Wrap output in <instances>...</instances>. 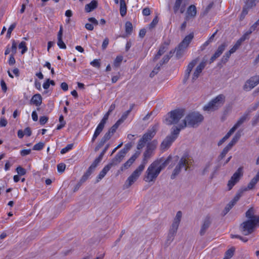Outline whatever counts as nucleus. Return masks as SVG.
Instances as JSON below:
<instances>
[{"label":"nucleus","instance_id":"f257e3e1","mask_svg":"<svg viewBox=\"0 0 259 259\" xmlns=\"http://www.w3.org/2000/svg\"><path fill=\"white\" fill-rule=\"evenodd\" d=\"M156 133V130L155 127H153L150 130H148L139 140L137 145V149L139 150L144 147L147 143L145 150L143 153L142 163L140 164V165H143L144 168L148 160L154 155V151L157 148L158 145L157 140H153L150 141L155 136Z\"/></svg>","mask_w":259,"mask_h":259},{"label":"nucleus","instance_id":"f03ea898","mask_svg":"<svg viewBox=\"0 0 259 259\" xmlns=\"http://www.w3.org/2000/svg\"><path fill=\"white\" fill-rule=\"evenodd\" d=\"M171 159V156H169L165 160L161 158L153 161L146 170L144 180L147 183H154L161 171L169 163Z\"/></svg>","mask_w":259,"mask_h":259},{"label":"nucleus","instance_id":"7ed1b4c3","mask_svg":"<svg viewBox=\"0 0 259 259\" xmlns=\"http://www.w3.org/2000/svg\"><path fill=\"white\" fill-rule=\"evenodd\" d=\"M204 117L202 115L198 112H192L188 114L182 122L177 126L179 128L183 129L187 126L195 127L203 120Z\"/></svg>","mask_w":259,"mask_h":259},{"label":"nucleus","instance_id":"20e7f679","mask_svg":"<svg viewBox=\"0 0 259 259\" xmlns=\"http://www.w3.org/2000/svg\"><path fill=\"white\" fill-rule=\"evenodd\" d=\"M193 160L192 157L188 154H185L181 158L177 165L174 168L170 178L173 180L180 173L181 169L185 168L186 171L188 170L192 165Z\"/></svg>","mask_w":259,"mask_h":259},{"label":"nucleus","instance_id":"39448f33","mask_svg":"<svg viewBox=\"0 0 259 259\" xmlns=\"http://www.w3.org/2000/svg\"><path fill=\"white\" fill-rule=\"evenodd\" d=\"M225 102V96L223 94H220L205 105L203 109L207 112L214 111L221 107Z\"/></svg>","mask_w":259,"mask_h":259},{"label":"nucleus","instance_id":"423d86ee","mask_svg":"<svg viewBox=\"0 0 259 259\" xmlns=\"http://www.w3.org/2000/svg\"><path fill=\"white\" fill-rule=\"evenodd\" d=\"M194 37L193 33H190L189 35H187L184 39L180 42L178 47L176 48L175 50H172L169 52V54L167 55H169L170 58L172 57L173 54L176 51V56L179 58L181 57L184 50L188 47L189 44L191 41L192 39Z\"/></svg>","mask_w":259,"mask_h":259},{"label":"nucleus","instance_id":"0eeeda50","mask_svg":"<svg viewBox=\"0 0 259 259\" xmlns=\"http://www.w3.org/2000/svg\"><path fill=\"white\" fill-rule=\"evenodd\" d=\"M184 115V109H178L172 110L168 113L167 117L165 119V123L167 125L177 124Z\"/></svg>","mask_w":259,"mask_h":259},{"label":"nucleus","instance_id":"6e6552de","mask_svg":"<svg viewBox=\"0 0 259 259\" xmlns=\"http://www.w3.org/2000/svg\"><path fill=\"white\" fill-rule=\"evenodd\" d=\"M172 129V131L170 135L167 136L160 145V149L162 151H165L169 148L180 133V128H179L178 127L174 126Z\"/></svg>","mask_w":259,"mask_h":259},{"label":"nucleus","instance_id":"1a4fd4ad","mask_svg":"<svg viewBox=\"0 0 259 259\" xmlns=\"http://www.w3.org/2000/svg\"><path fill=\"white\" fill-rule=\"evenodd\" d=\"M258 226L259 223L247 220L240 224L239 229L243 235L246 236L252 233Z\"/></svg>","mask_w":259,"mask_h":259},{"label":"nucleus","instance_id":"9d476101","mask_svg":"<svg viewBox=\"0 0 259 259\" xmlns=\"http://www.w3.org/2000/svg\"><path fill=\"white\" fill-rule=\"evenodd\" d=\"M144 169L143 165H140L126 180L123 185L124 189H127L133 185L140 177Z\"/></svg>","mask_w":259,"mask_h":259},{"label":"nucleus","instance_id":"9b49d317","mask_svg":"<svg viewBox=\"0 0 259 259\" xmlns=\"http://www.w3.org/2000/svg\"><path fill=\"white\" fill-rule=\"evenodd\" d=\"M243 176V168L239 167L231 177L230 180L228 181L227 186L228 190H231L233 186L237 184L240 180L241 177Z\"/></svg>","mask_w":259,"mask_h":259},{"label":"nucleus","instance_id":"f8f14e48","mask_svg":"<svg viewBox=\"0 0 259 259\" xmlns=\"http://www.w3.org/2000/svg\"><path fill=\"white\" fill-rule=\"evenodd\" d=\"M110 113H109L108 111L104 115L103 118L100 121V123L98 124V126L97 127L95 132L94 133V134L93 136V138L92 139V142H94L96 138L98 137V136L101 134V133L102 132L104 126L105 124L106 123L107 120L108 119L109 115H110Z\"/></svg>","mask_w":259,"mask_h":259},{"label":"nucleus","instance_id":"ddd939ff","mask_svg":"<svg viewBox=\"0 0 259 259\" xmlns=\"http://www.w3.org/2000/svg\"><path fill=\"white\" fill-rule=\"evenodd\" d=\"M182 217V213L181 211H178L177 212L176 215L174 219L173 223L170 228L168 234L176 235L178 227L181 222Z\"/></svg>","mask_w":259,"mask_h":259},{"label":"nucleus","instance_id":"4468645a","mask_svg":"<svg viewBox=\"0 0 259 259\" xmlns=\"http://www.w3.org/2000/svg\"><path fill=\"white\" fill-rule=\"evenodd\" d=\"M140 151H137L134 154H133L132 157L121 166L120 170L123 171L124 169H126L129 168L134 162L136 159L140 156Z\"/></svg>","mask_w":259,"mask_h":259},{"label":"nucleus","instance_id":"2eb2a0df","mask_svg":"<svg viewBox=\"0 0 259 259\" xmlns=\"http://www.w3.org/2000/svg\"><path fill=\"white\" fill-rule=\"evenodd\" d=\"M227 47V44L226 42H224L221 45H220L218 47L217 50L215 51L214 54L211 56V58L210 59L209 63L211 64L218 58H219L223 53V52L224 51Z\"/></svg>","mask_w":259,"mask_h":259},{"label":"nucleus","instance_id":"dca6fc26","mask_svg":"<svg viewBox=\"0 0 259 259\" xmlns=\"http://www.w3.org/2000/svg\"><path fill=\"white\" fill-rule=\"evenodd\" d=\"M211 223V219L210 216L207 215L202 223L201 227V229L199 232V234L201 236H203L205 233L206 230L209 227Z\"/></svg>","mask_w":259,"mask_h":259},{"label":"nucleus","instance_id":"f3484780","mask_svg":"<svg viewBox=\"0 0 259 259\" xmlns=\"http://www.w3.org/2000/svg\"><path fill=\"white\" fill-rule=\"evenodd\" d=\"M245 217L248 220H252V221L256 223H259V215H255V211L253 207L250 208L245 213Z\"/></svg>","mask_w":259,"mask_h":259},{"label":"nucleus","instance_id":"a211bd4d","mask_svg":"<svg viewBox=\"0 0 259 259\" xmlns=\"http://www.w3.org/2000/svg\"><path fill=\"white\" fill-rule=\"evenodd\" d=\"M125 155L121 151H119L115 155L114 158L112 159L111 162L109 163V164L110 165L111 167L114 165H117L122 160Z\"/></svg>","mask_w":259,"mask_h":259},{"label":"nucleus","instance_id":"6ab92c4d","mask_svg":"<svg viewBox=\"0 0 259 259\" xmlns=\"http://www.w3.org/2000/svg\"><path fill=\"white\" fill-rule=\"evenodd\" d=\"M257 84L254 81V80L253 79L252 77H251L249 79H248L245 81L243 87V89L244 91L246 92H248L251 90Z\"/></svg>","mask_w":259,"mask_h":259},{"label":"nucleus","instance_id":"aec40b11","mask_svg":"<svg viewBox=\"0 0 259 259\" xmlns=\"http://www.w3.org/2000/svg\"><path fill=\"white\" fill-rule=\"evenodd\" d=\"M118 126H118L115 123L109 130V131L104 135L102 138L107 142L112 137L113 134L115 133Z\"/></svg>","mask_w":259,"mask_h":259},{"label":"nucleus","instance_id":"412c9836","mask_svg":"<svg viewBox=\"0 0 259 259\" xmlns=\"http://www.w3.org/2000/svg\"><path fill=\"white\" fill-rule=\"evenodd\" d=\"M241 137V133L239 131L237 132L230 142L226 146L230 150L238 142Z\"/></svg>","mask_w":259,"mask_h":259},{"label":"nucleus","instance_id":"4be33fe9","mask_svg":"<svg viewBox=\"0 0 259 259\" xmlns=\"http://www.w3.org/2000/svg\"><path fill=\"white\" fill-rule=\"evenodd\" d=\"M250 113L251 110H247L244 113V114L238 119V120L235 123V124L239 127L247 119H249L248 116Z\"/></svg>","mask_w":259,"mask_h":259},{"label":"nucleus","instance_id":"5701e85b","mask_svg":"<svg viewBox=\"0 0 259 259\" xmlns=\"http://www.w3.org/2000/svg\"><path fill=\"white\" fill-rule=\"evenodd\" d=\"M187 13L188 16L186 17V20H188L189 16L191 17H195L197 14V10L195 6L192 5L189 6L188 8Z\"/></svg>","mask_w":259,"mask_h":259},{"label":"nucleus","instance_id":"b1692460","mask_svg":"<svg viewBox=\"0 0 259 259\" xmlns=\"http://www.w3.org/2000/svg\"><path fill=\"white\" fill-rule=\"evenodd\" d=\"M98 6V2L96 0H93L91 2L85 6V11L86 12H90L95 9Z\"/></svg>","mask_w":259,"mask_h":259},{"label":"nucleus","instance_id":"393cba45","mask_svg":"<svg viewBox=\"0 0 259 259\" xmlns=\"http://www.w3.org/2000/svg\"><path fill=\"white\" fill-rule=\"evenodd\" d=\"M30 102L35 106H38L42 103V97L39 94H35L32 97Z\"/></svg>","mask_w":259,"mask_h":259},{"label":"nucleus","instance_id":"a878e982","mask_svg":"<svg viewBox=\"0 0 259 259\" xmlns=\"http://www.w3.org/2000/svg\"><path fill=\"white\" fill-rule=\"evenodd\" d=\"M111 168V166L109 164L106 165L103 168V169L100 171L99 175H98L97 181L98 182L99 180H101L102 179H103Z\"/></svg>","mask_w":259,"mask_h":259},{"label":"nucleus","instance_id":"bb28decb","mask_svg":"<svg viewBox=\"0 0 259 259\" xmlns=\"http://www.w3.org/2000/svg\"><path fill=\"white\" fill-rule=\"evenodd\" d=\"M257 183V182L255 180L252 179L250 182L248 184L247 187L241 188L240 189H239V190L242 191V193H243L244 192L247 191L248 190L252 189L254 187Z\"/></svg>","mask_w":259,"mask_h":259},{"label":"nucleus","instance_id":"cd10ccee","mask_svg":"<svg viewBox=\"0 0 259 259\" xmlns=\"http://www.w3.org/2000/svg\"><path fill=\"white\" fill-rule=\"evenodd\" d=\"M126 10L125 0H120V13L122 17H124L126 15Z\"/></svg>","mask_w":259,"mask_h":259},{"label":"nucleus","instance_id":"c85d7f7f","mask_svg":"<svg viewBox=\"0 0 259 259\" xmlns=\"http://www.w3.org/2000/svg\"><path fill=\"white\" fill-rule=\"evenodd\" d=\"M243 195V193H242V191H240L239 190L238 191V192H237L236 195L235 196V197H234L233 199L232 200H231L229 203V204L232 206L233 207L236 203V202L239 200V199H240V198Z\"/></svg>","mask_w":259,"mask_h":259},{"label":"nucleus","instance_id":"c756f323","mask_svg":"<svg viewBox=\"0 0 259 259\" xmlns=\"http://www.w3.org/2000/svg\"><path fill=\"white\" fill-rule=\"evenodd\" d=\"M162 65V63L161 62H159L158 64H157L155 68L153 69V70L152 71V72L150 74V77L152 78L156 74L158 73V72L160 70V68L161 66Z\"/></svg>","mask_w":259,"mask_h":259},{"label":"nucleus","instance_id":"7c9ffc66","mask_svg":"<svg viewBox=\"0 0 259 259\" xmlns=\"http://www.w3.org/2000/svg\"><path fill=\"white\" fill-rule=\"evenodd\" d=\"M249 39V36L246 33L241 37L236 42L235 46H236L238 48L241 46L242 42L245 41L246 39Z\"/></svg>","mask_w":259,"mask_h":259},{"label":"nucleus","instance_id":"2f4dec72","mask_svg":"<svg viewBox=\"0 0 259 259\" xmlns=\"http://www.w3.org/2000/svg\"><path fill=\"white\" fill-rule=\"evenodd\" d=\"M125 32L127 34L130 35L133 31V25L130 21H127L125 24Z\"/></svg>","mask_w":259,"mask_h":259},{"label":"nucleus","instance_id":"473e14b6","mask_svg":"<svg viewBox=\"0 0 259 259\" xmlns=\"http://www.w3.org/2000/svg\"><path fill=\"white\" fill-rule=\"evenodd\" d=\"M129 111H126L122 115L121 118L119 119L115 124H116L118 126H119V125L122 123L125 119H126L127 117L128 116V114H130Z\"/></svg>","mask_w":259,"mask_h":259},{"label":"nucleus","instance_id":"72a5a7b5","mask_svg":"<svg viewBox=\"0 0 259 259\" xmlns=\"http://www.w3.org/2000/svg\"><path fill=\"white\" fill-rule=\"evenodd\" d=\"M206 63V60L203 59L202 61L198 65L195 69L197 72L201 73L203 69L205 68Z\"/></svg>","mask_w":259,"mask_h":259},{"label":"nucleus","instance_id":"f704fd0d","mask_svg":"<svg viewBox=\"0 0 259 259\" xmlns=\"http://www.w3.org/2000/svg\"><path fill=\"white\" fill-rule=\"evenodd\" d=\"M122 60L123 57L122 56H117L114 61V66L116 68L119 67L122 62Z\"/></svg>","mask_w":259,"mask_h":259},{"label":"nucleus","instance_id":"c9c22d12","mask_svg":"<svg viewBox=\"0 0 259 259\" xmlns=\"http://www.w3.org/2000/svg\"><path fill=\"white\" fill-rule=\"evenodd\" d=\"M259 25V22L257 20L249 28L246 33L249 36L253 31H254L257 26Z\"/></svg>","mask_w":259,"mask_h":259},{"label":"nucleus","instance_id":"e433bc0d","mask_svg":"<svg viewBox=\"0 0 259 259\" xmlns=\"http://www.w3.org/2000/svg\"><path fill=\"white\" fill-rule=\"evenodd\" d=\"M229 150L230 149L226 146L223 150L220 155L218 156V160H221L223 159Z\"/></svg>","mask_w":259,"mask_h":259},{"label":"nucleus","instance_id":"4c0bfd02","mask_svg":"<svg viewBox=\"0 0 259 259\" xmlns=\"http://www.w3.org/2000/svg\"><path fill=\"white\" fill-rule=\"evenodd\" d=\"M18 48L20 49H22V54H24L27 51V48L26 45V42L24 41L21 42L18 46Z\"/></svg>","mask_w":259,"mask_h":259},{"label":"nucleus","instance_id":"58836bf2","mask_svg":"<svg viewBox=\"0 0 259 259\" xmlns=\"http://www.w3.org/2000/svg\"><path fill=\"white\" fill-rule=\"evenodd\" d=\"M16 26V23H14L11 25V26L8 28L6 36L7 38H9L11 37V33L12 31L15 29Z\"/></svg>","mask_w":259,"mask_h":259},{"label":"nucleus","instance_id":"ea45409f","mask_svg":"<svg viewBox=\"0 0 259 259\" xmlns=\"http://www.w3.org/2000/svg\"><path fill=\"white\" fill-rule=\"evenodd\" d=\"M197 63V59L192 60L188 65L186 70L191 72L193 67Z\"/></svg>","mask_w":259,"mask_h":259},{"label":"nucleus","instance_id":"a19ab883","mask_svg":"<svg viewBox=\"0 0 259 259\" xmlns=\"http://www.w3.org/2000/svg\"><path fill=\"white\" fill-rule=\"evenodd\" d=\"M234 251L235 248L232 247L226 251L225 255L230 259L233 256Z\"/></svg>","mask_w":259,"mask_h":259},{"label":"nucleus","instance_id":"79ce46f5","mask_svg":"<svg viewBox=\"0 0 259 259\" xmlns=\"http://www.w3.org/2000/svg\"><path fill=\"white\" fill-rule=\"evenodd\" d=\"M132 147V145L131 143H127L124 145V147L123 149H122L120 151H121L124 154H126V153L131 149Z\"/></svg>","mask_w":259,"mask_h":259},{"label":"nucleus","instance_id":"37998d69","mask_svg":"<svg viewBox=\"0 0 259 259\" xmlns=\"http://www.w3.org/2000/svg\"><path fill=\"white\" fill-rule=\"evenodd\" d=\"M73 147V144H68L65 148H63L61 151V154H65L69 150H71Z\"/></svg>","mask_w":259,"mask_h":259},{"label":"nucleus","instance_id":"c03bdc74","mask_svg":"<svg viewBox=\"0 0 259 259\" xmlns=\"http://www.w3.org/2000/svg\"><path fill=\"white\" fill-rule=\"evenodd\" d=\"M106 142L105 140H104L102 138L101 139L100 141L99 142V143L97 144V145L96 146L95 148V151L97 152L99 150V149L103 146L104 144Z\"/></svg>","mask_w":259,"mask_h":259},{"label":"nucleus","instance_id":"a18cd8bd","mask_svg":"<svg viewBox=\"0 0 259 259\" xmlns=\"http://www.w3.org/2000/svg\"><path fill=\"white\" fill-rule=\"evenodd\" d=\"M45 146V144L43 142H39L34 145L32 149L33 150H41Z\"/></svg>","mask_w":259,"mask_h":259},{"label":"nucleus","instance_id":"49530a36","mask_svg":"<svg viewBox=\"0 0 259 259\" xmlns=\"http://www.w3.org/2000/svg\"><path fill=\"white\" fill-rule=\"evenodd\" d=\"M182 1L183 0H176V1L175 6L174 7V10L175 13H177V11L179 10L180 6L181 5Z\"/></svg>","mask_w":259,"mask_h":259},{"label":"nucleus","instance_id":"de8ad7c7","mask_svg":"<svg viewBox=\"0 0 259 259\" xmlns=\"http://www.w3.org/2000/svg\"><path fill=\"white\" fill-rule=\"evenodd\" d=\"M231 54H232L230 53L229 51L226 52L225 55H224V56L222 58L221 61L223 63H226L228 61V59L230 58Z\"/></svg>","mask_w":259,"mask_h":259},{"label":"nucleus","instance_id":"09e8293b","mask_svg":"<svg viewBox=\"0 0 259 259\" xmlns=\"http://www.w3.org/2000/svg\"><path fill=\"white\" fill-rule=\"evenodd\" d=\"M89 178V177H88L85 174L82 176L81 178L80 179L79 182L77 184V186H78V187H80L81 185L85 182Z\"/></svg>","mask_w":259,"mask_h":259},{"label":"nucleus","instance_id":"8fccbe9b","mask_svg":"<svg viewBox=\"0 0 259 259\" xmlns=\"http://www.w3.org/2000/svg\"><path fill=\"white\" fill-rule=\"evenodd\" d=\"M16 171L17 173L20 176H23L26 172L25 169L23 168L21 166H19L18 167H17Z\"/></svg>","mask_w":259,"mask_h":259},{"label":"nucleus","instance_id":"3c124183","mask_svg":"<svg viewBox=\"0 0 259 259\" xmlns=\"http://www.w3.org/2000/svg\"><path fill=\"white\" fill-rule=\"evenodd\" d=\"M91 65L95 67L99 68L101 66V63L100 60L95 59L90 63Z\"/></svg>","mask_w":259,"mask_h":259},{"label":"nucleus","instance_id":"603ef678","mask_svg":"<svg viewBox=\"0 0 259 259\" xmlns=\"http://www.w3.org/2000/svg\"><path fill=\"white\" fill-rule=\"evenodd\" d=\"M158 22V17L156 16L152 20V21L151 22V23L149 24V28L152 29L157 25Z\"/></svg>","mask_w":259,"mask_h":259},{"label":"nucleus","instance_id":"864d4df0","mask_svg":"<svg viewBox=\"0 0 259 259\" xmlns=\"http://www.w3.org/2000/svg\"><path fill=\"white\" fill-rule=\"evenodd\" d=\"M57 45L60 49H65L66 48V45L63 42L62 38H58Z\"/></svg>","mask_w":259,"mask_h":259},{"label":"nucleus","instance_id":"5fc2aeb1","mask_svg":"<svg viewBox=\"0 0 259 259\" xmlns=\"http://www.w3.org/2000/svg\"><path fill=\"white\" fill-rule=\"evenodd\" d=\"M66 165L64 163H61L57 165V170L60 172H63L65 170Z\"/></svg>","mask_w":259,"mask_h":259},{"label":"nucleus","instance_id":"6e6d98bb","mask_svg":"<svg viewBox=\"0 0 259 259\" xmlns=\"http://www.w3.org/2000/svg\"><path fill=\"white\" fill-rule=\"evenodd\" d=\"M101 160H102L97 157L95 159V160L94 161V162L92 163L90 166L95 169V168L97 167V166L101 162Z\"/></svg>","mask_w":259,"mask_h":259},{"label":"nucleus","instance_id":"4d7b16f0","mask_svg":"<svg viewBox=\"0 0 259 259\" xmlns=\"http://www.w3.org/2000/svg\"><path fill=\"white\" fill-rule=\"evenodd\" d=\"M11 51L13 55L15 54L17 52V44L14 40L12 41Z\"/></svg>","mask_w":259,"mask_h":259},{"label":"nucleus","instance_id":"13d9d810","mask_svg":"<svg viewBox=\"0 0 259 259\" xmlns=\"http://www.w3.org/2000/svg\"><path fill=\"white\" fill-rule=\"evenodd\" d=\"M200 73L197 72V71L195 70L193 74L192 78V81L194 82L199 76Z\"/></svg>","mask_w":259,"mask_h":259},{"label":"nucleus","instance_id":"bf43d9fd","mask_svg":"<svg viewBox=\"0 0 259 259\" xmlns=\"http://www.w3.org/2000/svg\"><path fill=\"white\" fill-rule=\"evenodd\" d=\"M31 149H24L20 151V154L22 156H25L31 153Z\"/></svg>","mask_w":259,"mask_h":259},{"label":"nucleus","instance_id":"052dcab7","mask_svg":"<svg viewBox=\"0 0 259 259\" xmlns=\"http://www.w3.org/2000/svg\"><path fill=\"white\" fill-rule=\"evenodd\" d=\"M48 120V118L47 116H41L39 118V123L41 125L45 124Z\"/></svg>","mask_w":259,"mask_h":259},{"label":"nucleus","instance_id":"680f3d73","mask_svg":"<svg viewBox=\"0 0 259 259\" xmlns=\"http://www.w3.org/2000/svg\"><path fill=\"white\" fill-rule=\"evenodd\" d=\"M170 58V56H169V55H165L162 59L161 60V61L160 62H161V63H162V65L163 64H165L166 63H167L168 62V61L169 60Z\"/></svg>","mask_w":259,"mask_h":259},{"label":"nucleus","instance_id":"e2e57ef3","mask_svg":"<svg viewBox=\"0 0 259 259\" xmlns=\"http://www.w3.org/2000/svg\"><path fill=\"white\" fill-rule=\"evenodd\" d=\"M109 44V39L106 37L104 39L102 45V48L103 50H105L106 48L107 47V46Z\"/></svg>","mask_w":259,"mask_h":259},{"label":"nucleus","instance_id":"0e129e2a","mask_svg":"<svg viewBox=\"0 0 259 259\" xmlns=\"http://www.w3.org/2000/svg\"><path fill=\"white\" fill-rule=\"evenodd\" d=\"M174 235L168 234L166 240V243L170 244L174 239Z\"/></svg>","mask_w":259,"mask_h":259},{"label":"nucleus","instance_id":"69168bd1","mask_svg":"<svg viewBox=\"0 0 259 259\" xmlns=\"http://www.w3.org/2000/svg\"><path fill=\"white\" fill-rule=\"evenodd\" d=\"M167 49L164 45H161L160 48L158 50V53L161 55L164 54V53L166 51Z\"/></svg>","mask_w":259,"mask_h":259},{"label":"nucleus","instance_id":"338daca9","mask_svg":"<svg viewBox=\"0 0 259 259\" xmlns=\"http://www.w3.org/2000/svg\"><path fill=\"white\" fill-rule=\"evenodd\" d=\"M23 132L28 137L30 136L32 133L31 128L29 127L25 128Z\"/></svg>","mask_w":259,"mask_h":259},{"label":"nucleus","instance_id":"774afa93","mask_svg":"<svg viewBox=\"0 0 259 259\" xmlns=\"http://www.w3.org/2000/svg\"><path fill=\"white\" fill-rule=\"evenodd\" d=\"M89 21H90L91 24L95 25H97L98 24V21L94 17H91L88 19Z\"/></svg>","mask_w":259,"mask_h":259}]
</instances>
